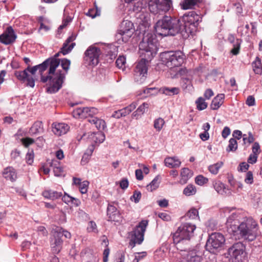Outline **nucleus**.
Instances as JSON below:
<instances>
[{"label":"nucleus","instance_id":"nucleus-28","mask_svg":"<svg viewBox=\"0 0 262 262\" xmlns=\"http://www.w3.org/2000/svg\"><path fill=\"white\" fill-rule=\"evenodd\" d=\"M193 172L191 170L187 168H183L181 170V179L180 180V183L182 184H184L187 183L188 180L192 177Z\"/></svg>","mask_w":262,"mask_h":262},{"label":"nucleus","instance_id":"nucleus-23","mask_svg":"<svg viewBox=\"0 0 262 262\" xmlns=\"http://www.w3.org/2000/svg\"><path fill=\"white\" fill-rule=\"evenodd\" d=\"M213 186L218 193L222 195H231L230 190L227 188L224 183L220 181H214L213 182Z\"/></svg>","mask_w":262,"mask_h":262},{"label":"nucleus","instance_id":"nucleus-59","mask_svg":"<svg viewBox=\"0 0 262 262\" xmlns=\"http://www.w3.org/2000/svg\"><path fill=\"white\" fill-rule=\"evenodd\" d=\"M146 256V252H145L136 253L135 254V258L133 259V262H139L140 259L145 257Z\"/></svg>","mask_w":262,"mask_h":262},{"label":"nucleus","instance_id":"nucleus-24","mask_svg":"<svg viewBox=\"0 0 262 262\" xmlns=\"http://www.w3.org/2000/svg\"><path fill=\"white\" fill-rule=\"evenodd\" d=\"M88 120L90 123L94 124L97 129L99 130H104L106 127L104 120L97 117H92L89 118Z\"/></svg>","mask_w":262,"mask_h":262},{"label":"nucleus","instance_id":"nucleus-18","mask_svg":"<svg viewBox=\"0 0 262 262\" xmlns=\"http://www.w3.org/2000/svg\"><path fill=\"white\" fill-rule=\"evenodd\" d=\"M76 36L72 34L69 36L63 43L62 47L61 49L60 52L64 55L70 53L75 46V42H72L75 40Z\"/></svg>","mask_w":262,"mask_h":262},{"label":"nucleus","instance_id":"nucleus-49","mask_svg":"<svg viewBox=\"0 0 262 262\" xmlns=\"http://www.w3.org/2000/svg\"><path fill=\"white\" fill-rule=\"evenodd\" d=\"M208 181V179L202 175L198 176L195 179L196 184L200 186H202L207 183Z\"/></svg>","mask_w":262,"mask_h":262},{"label":"nucleus","instance_id":"nucleus-47","mask_svg":"<svg viewBox=\"0 0 262 262\" xmlns=\"http://www.w3.org/2000/svg\"><path fill=\"white\" fill-rule=\"evenodd\" d=\"M34 153L32 149H29L28 151L26 154V160L27 163L31 165L34 161Z\"/></svg>","mask_w":262,"mask_h":262},{"label":"nucleus","instance_id":"nucleus-40","mask_svg":"<svg viewBox=\"0 0 262 262\" xmlns=\"http://www.w3.org/2000/svg\"><path fill=\"white\" fill-rule=\"evenodd\" d=\"M165 124V121L161 117L156 119L154 121V127L157 132H160L162 129Z\"/></svg>","mask_w":262,"mask_h":262},{"label":"nucleus","instance_id":"nucleus-60","mask_svg":"<svg viewBox=\"0 0 262 262\" xmlns=\"http://www.w3.org/2000/svg\"><path fill=\"white\" fill-rule=\"evenodd\" d=\"M141 197V193L140 191H135L133 195L131 197V200L136 203H138Z\"/></svg>","mask_w":262,"mask_h":262},{"label":"nucleus","instance_id":"nucleus-16","mask_svg":"<svg viewBox=\"0 0 262 262\" xmlns=\"http://www.w3.org/2000/svg\"><path fill=\"white\" fill-rule=\"evenodd\" d=\"M16 38L13 29L12 27H7L4 32L1 34V43L5 45H9L13 42Z\"/></svg>","mask_w":262,"mask_h":262},{"label":"nucleus","instance_id":"nucleus-5","mask_svg":"<svg viewBox=\"0 0 262 262\" xmlns=\"http://www.w3.org/2000/svg\"><path fill=\"white\" fill-rule=\"evenodd\" d=\"M257 224L252 218L244 219L241 222L240 235L245 240L254 241L257 234Z\"/></svg>","mask_w":262,"mask_h":262},{"label":"nucleus","instance_id":"nucleus-8","mask_svg":"<svg viewBox=\"0 0 262 262\" xmlns=\"http://www.w3.org/2000/svg\"><path fill=\"white\" fill-rule=\"evenodd\" d=\"M148 225L146 220L141 221L134 230L129 233V245L133 248L136 244H141L144 240V232Z\"/></svg>","mask_w":262,"mask_h":262},{"label":"nucleus","instance_id":"nucleus-35","mask_svg":"<svg viewBox=\"0 0 262 262\" xmlns=\"http://www.w3.org/2000/svg\"><path fill=\"white\" fill-rule=\"evenodd\" d=\"M196 192L195 186L192 184H188L183 190V193L186 196H189L194 195Z\"/></svg>","mask_w":262,"mask_h":262},{"label":"nucleus","instance_id":"nucleus-27","mask_svg":"<svg viewBox=\"0 0 262 262\" xmlns=\"http://www.w3.org/2000/svg\"><path fill=\"white\" fill-rule=\"evenodd\" d=\"M225 95L224 94H219L215 97L211 102V108L213 110H217L223 103Z\"/></svg>","mask_w":262,"mask_h":262},{"label":"nucleus","instance_id":"nucleus-30","mask_svg":"<svg viewBox=\"0 0 262 262\" xmlns=\"http://www.w3.org/2000/svg\"><path fill=\"white\" fill-rule=\"evenodd\" d=\"M42 195L45 198L52 200H56L62 196L60 192H57L52 190H45L42 192Z\"/></svg>","mask_w":262,"mask_h":262},{"label":"nucleus","instance_id":"nucleus-22","mask_svg":"<svg viewBox=\"0 0 262 262\" xmlns=\"http://www.w3.org/2000/svg\"><path fill=\"white\" fill-rule=\"evenodd\" d=\"M231 221V219H227L226 222V226L228 232L233 235L239 234L241 223L239 224V223H235Z\"/></svg>","mask_w":262,"mask_h":262},{"label":"nucleus","instance_id":"nucleus-38","mask_svg":"<svg viewBox=\"0 0 262 262\" xmlns=\"http://www.w3.org/2000/svg\"><path fill=\"white\" fill-rule=\"evenodd\" d=\"M242 141L243 142V145L248 146L250 145V143L253 142L254 138L252 134L250 133L248 135L246 134L243 135Z\"/></svg>","mask_w":262,"mask_h":262},{"label":"nucleus","instance_id":"nucleus-56","mask_svg":"<svg viewBox=\"0 0 262 262\" xmlns=\"http://www.w3.org/2000/svg\"><path fill=\"white\" fill-rule=\"evenodd\" d=\"M125 63V58L124 56H120L116 60V66L119 68H122Z\"/></svg>","mask_w":262,"mask_h":262},{"label":"nucleus","instance_id":"nucleus-29","mask_svg":"<svg viewBox=\"0 0 262 262\" xmlns=\"http://www.w3.org/2000/svg\"><path fill=\"white\" fill-rule=\"evenodd\" d=\"M50 166L53 168L54 175L56 177L60 176L63 172V169L60 166V163L56 160H52L49 162Z\"/></svg>","mask_w":262,"mask_h":262},{"label":"nucleus","instance_id":"nucleus-51","mask_svg":"<svg viewBox=\"0 0 262 262\" xmlns=\"http://www.w3.org/2000/svg\"><path fill=\"white\" fill-rule=\"evenodd\" d=\"M145 5L143 1L139 0L134 4L133 10L136 12H140L144 7Z\"/></svg>","mask_w":262,"mask_h":262},{"label":"nucleus","instance_id":"nucleus-43","mask_svg":"<svg viewBox=\"0 0 262 262\" xmlns=\"http://www.w3.org/2000/svg\"><path fill=\"white\" fill-rule=\"evenodd\" d=\"M70 60L67 59H63L61 61V66L62 70L59 69L62 73H64L65 75L67 73L68 71L70 66Z\"/></svg>","mask_w":262,"mask_h":262},{"label":"nucleus","instance_id":"nucleus-3","mask_svg":"<svg viewBox=\"0 0 262 262\" xmlns=\"http://www.w3.org/2000/svg\"><path fill=\"white\" fill-rule=\"evenodd\" d=\"M156 33L163 36L182 34V24L179 19L165 15L156 23L155 26Z\"/></svg>","mask_w":262,"mask_h":262},{"label":"nucleus","instance_id":"nucleus-33","mask_svg":"<svg viewBox=\"0 0 262 262\" xmlns=\"http://www.w3.org/2000/svg\"><path fill=\"white\" fill-rule=\"evenodd\" d=\"M201 1V0H184L181 4L182 8L184 10L191 9Z\"/></svg>","mask_w":262,"mask_h":262},{"label":"nucleus","instance_id":"nucleus-55","mask_svg":"<svg viewBox=\"0 0 262 262\" xmlns=\"http://www.w3.org/2000/svg\"><path fill=\"white\" fill-rule=\"evenodd\" d=\"M182 83L184 89H187L192 86L191 79L189 77L183 78L182 79Z\"/></svg>","mask_w":262,"mask_h":262},{"label":"nucleus","instance_id":"nucleus-26","mask_svg":"<svg viewBox=\"0 0 262 262\" xmlns=\"http://www.w3.org/2000/svg\"><path fill=\"white\" fill-rule=\"evenodd\" d=\"M4 177L7 180L13 182L17 178V174L14 168L12 167H7L5 169L3 173Z\"/></svg>","mask_w":262,"mask_h":262},{"label":"nucleus","instance_id":"nucleus-63","mask_svg":"<svg viewBox=\"0 0 262 262\" xmlns=\"http://www.w3.org/2000/svg\"><path fill=\"white\" fill-rule=\"evenodd\" d=\"M62 200L63 202H64L66 204H68L70 202H73L74 201H77V200L72 197V196H70V195L67 194H65L62 198Z\"/></svg>","mask_w":262,"mask_h":262},{"label":"nucleus","instance_id":"nucleus-19","mask_svg":"<svg viewBox=\"0 0 262 262\" xmlns=\"http://www.w3.org/2000/svg\"><path fill=\"white\" fill-rule=\"evenodd\" d=\"M74 113L81 118H91L98 113V110L95 107H82L78 108Z\"/></svg>","mask_w":262,"mask_h":262},{"label":"nucleus","instance_id":"nucleus-15","mask_svg":"<svg viewBox=\"0 0 262 262\" xmlns=\"http://www.w3.org/2000/svg\"><path fill=\"white\" fill-rule=\"evenodd\" d=\"M62 240L60 234H57L54 231L52 232V237L50 241L51 248L54 254L58 253L62 249Z\"/></svg>","mask_w":262,"mask_h":262},{"label":"nucleus","instance_id":"nucleus-31","mask_svg":"<svg viewBox=\"0 0 262 262\" xmlns=\"http://www.w3.org/2000/svg\"><path fill=\"white\" fill-rule=\"evenodd\" d=\"M43 130L42 122L36 121L30 128L29 132L32 135H35L42 133Z\"/></svg>","mask_w":262,"mask_h":262},{"label":"nucleus","instance_id":"nucleus-1","mask_svg":"<svg viewBox=\"0 0 262 262\" xmlns=\"http://www.w3.org/2000/svg\"><path fill=\"white\" fill-rule=\"evenodd\" d=\"M40 75V81L47 83V92L54 94L57 92L62 87L65 79V74L60 70L59 62L54 58H48L41 64L37 65Z\"/></svg>","mask_w":262,"mask_h":262},{"label":"nucleus","instance_id":"nucleus-9","mask_svg":"<svg viewBox=\"0 0 262 262\" xmlns=\"http://www.w3.org/2000/svg\"><path fill=\"white\" fill-rule=\"evenodd\" d=\"M225 242L224 235L219 232H214L210 235L208 238L206 248L211 253H214L217 250L221 249Z\"/></svg>","mask_w":262,"mask_h":262},{"label":"nucleus","instance_id":"nucleus-42","mask_svg":"<svg viewBox=\"0 0 262 262\" xmlns=\"http://www.w3.org/2000/svg\"><path fill=\"white\" fill-rule=\"evenodd\" d=\"M259 152V148H253V153L250 155L248 159V162L252 164L256 163L257 156Z\"/></svg>","mask_w":262,"mask_h":262},{"label":"nucleus","instance_id":"nucleus-10","mask_svg":"<svg viewBox=\"0 0 262 262\" xmlns=\"http://www.w3.org/2000/svg\"><path fill=\"white\" fill-rule=\"evenodd\" d=\"M171 0H150L148 8L151 13L157 14L168 11L172 7Z\"/></svg>","mask_w":262,"mask_h":262},{"label":"nucleus","instance_id":"nucleus-57","mask_svg":"<svg viewBox=\"0 0 262 262\" xmlns=\"http://www.w3.org/2000/svg\"><path fill=\"white\" fill-rule=\"evenodd\" d=\"M245 182L247 184H251L253 182V176L251 171H249L247 172L245 179Z\"/></svg>","mask_w":262,"mask_h":262},{"label":"nucleus","instance_id":"nucleus-25","mask_svg":"<svg viewBox=\"0 0 262 262\" xmlns=\"http://www.w3.org/2000/svg\"><path fill=\"white\" fill-rule=\"evenodd\" d=\"M90 139L91 140L92 146L95 147L104 141L105 136L102 133H91Z\"/></svg>","mask_w":262,"mask_h":262},{"label":"nucleus","instance_id":"nucleus-41","mask_svg":"<svg viewBox=\"0 0 262 262\" xmlns=\"http://www.w3.org/2000/svg\"><path fill=\"white\" fill-rule=\"evenodd\" d=\"M223 165V162H217L215 164L209 166L208 169L212 174H216L218 173L219 169L221 168V167H222Z\"/></svg>","mask_w":262,"mask_h":262},{"label":"nucleus","instance_id":"nucleus-11","mask_svg":"<svg viewBox=\"0 0 262 262\" xmlns=\"http://www.w3.org/2000/svg\"><path fill=\"white\" fill-rule=\"evenodd\" d=\"M245 245L238 242L234 244L228 249V254L231 257L234 258L236 261H243L246 257Z\"/></svg>","mask_w":262,"mask_h":262},{"label":"nucleus","instance_id":"nucleus-58","mask_svg":"<svg viewBox=\"0 0 262 262\" xmlns=\"http://www.w3.org/2000/svg\"><path fill=\"white\" fill-rule=\"evenodd\" d=\"M143 92L146 95L145 97H147L157 93L158 91L155 88H150L144 90Z\"/></svg>","mask_w":262,"mask_h":262},{"label":"nucleus","instance_id":"nucleus-44","mask_svg":"<svg viewBox=\"0 0 262 262\" xmlns=\"http://www.w3.org/2000/svg\"><path fill=\"white\" fill-rule=\"evenodd\" d=\"M241 42V39H236L234 44H233V48L230 51L233 55H236L239 53Z\"/></svg>","mask_w":262,"mask_h":262},{"label":"nucleus","instance_id":"nucleus-48","mask_svg":"<svg viewBox=\"0 0 262 262\" xmlns=\"http://www.w3.org/2000/svg\"><path fill=\"white\" fill-rule=\"evenodd\" d=\"M199 216V213L197 209L195 208L191 209L186 214V217L189 218V219H195L197 218Z\"/></svg>","mask_w":262,"mask_h":262},{"label":"nucleus","instance_id":"nucleus-12","mask_svg":"<svg viewBox=\"0 0 262 262\" xmlns=\"http://www.w3.org/2000/svg\"><path fill=\"white\" fill-rule=\"evenodd\" d=\"M100 54L99 48L91 46L85 52L84 61L88 65L95 66L99 62Z\"/></svg>","mask_w":262,"mask_h":262},{"label":"nucleus","instance_id":"nucleus-36","mask_svg":"<svg viewBox=\"0 0 262 262\" xmlns=\"http://www.w3.org/2000/svg\"><path fill=\"white\" fill-rule=\"evenodd\" d=\"M159 179V176L156 177L150 184L146 186L147 190L149 191H152L153 190H156L159 187L160 183Z\"/></svg>","mask_w":262,"mask_h":262},{"label":"nucleus","instance_id":"nucleus-7","mask_svg":"<svg viewBox=\"0 0 262 262\" xmlns=\"http://www.w3.org/2000/svg\"><path fill=\"white\" fill-rule=\"evenodd\" d=\"M160 57L161 60L170 69L180 66L184 59V55L180 51L163 52Z\"/></svg>","mask_w":262,"mask_h":262},{"label":"nucleus","instance_id":"nucleus-20","mask_svg":"<svg viewBox=\"0 0 262 262\" xmlns=\"http://www.w3.org/2000/svg\"><path fill=\"white\" fill-rule=\"evenodd\" d=\"M69 126L68 124L63 123L53 124L52 131L57 136H61L66 134L69 130Z\"/></svg>","mask_w":262,"mask_h":262},{"label":"nucleus","instance_id":"nucleus-39","mask_svg":"<svg viewBox=\"0 0 262 262\" xmlns=\"http://www.w3.org/2000/svg\"><path fill=\"white\" fill-rule=\"evenodd\" d=\"M228 183L232 187L236 188L237 191H239V189H243V184L240 182L235 181L232 177H228Z\"/></svg>","mask_w":262,"mask_h":262},{"label":"nucleus","instance_id":"nucleus-64","mask_svg":"<svg viewBox=\"0 0 262 262\" xmlns=\"http://www.w3.org/2000/svg\"><path fill=\"white\" fill-rule=\"evenodd\" d=\"M249 167V165L248 164L246 163V162H242L239 164L238 170V171L245 172L248 169Z\"/></svg>","mask_w":262,"mask_h":262},{"label":"nucleus","instance_id":"nucleus-14","mask_svg":"<svg viewBox=\"0 0 262 262\" xmlns=\"http://www.w3.org/2000/svg\"><path fill=\"white\" fill-rule=\"evenodd\" d=\"M14 75L21 82H27V86L34 88L35 85V77L29 74L27 70L15 71Z\"/></svg>","mask_w":262,"mask_h":262},{"label":"nucleus","instance_id":"nucleus-61","mask_svg":"<svg viewBox=\"0 0 262 262\" xmlns=\"http://www.w3.org/2000/svg\"><path fill=\"white\" fill-rule=\"evenodd\" d=\"M86 15L93 18L96 16L99 15V13H98L97 10H95V9H90L86 13Z\"/></svg>","mask_w":262,"mask_h":262},{"label":"nucleus","instance_id":"nucleus-62","mask_svg":"<svg viewBox=\"0 0 262 262\" xmlns=\"http://www.w3.org/2000/svg\"><path fill=\"white\" fill-rule=\"evenodd\" d=\"M21 140L23 145L25 146H28L34 142V140L31 138H22Z\"/></svg>","mask_w":262,"mask_h":262},{"label":"nucleus","instance_id":"nucleus-52","mask_svg":"<svg viewBox=\"0 0 262 262\" xmlns=\"http://www.w3.org/2000/svg\"><path fill=\"white\" fill-rule=\"evenodd\" d=\"M228 219H231L232 222L239 223V220L241 219V213L239 211L232 213Z\"/></svg>","mask_w":262,"mask_h":262},{"label":"nucleus","instance_id":"nucleus-21","mask_svg":"<svg viewBox=\"0 0 262 262\" xmlns=\"http://www.w3.org/2000/svg\"><path fill=\"white\" fill-rule=\"evenodd\" d=\"M107 215L108 220L111 221L118 222L121 217L119 212L116 207L109 205L107 207Z\"/></svg>","mask_w":262,"mask_h":262},{"label":"nucleus","instance_id":"nucleus-2","mask_svg":"<svg viewBox=\"0 0 262 262\" xmlns=\"http://www.w3.org/2000/svg\"><path fill=\"white\" fill-rule=\"evenodd\" d=\"M140 54L144 55L147 59L142 58L137 63L135 69V80L141 83L145 80L147 72L148 59H150L157 53V47L156 39L152 33H145L142 41L140 43Z\"/></svg>","mask_w":262,"mask_h":262},{"label":"nucleus","instance_id":"nucleus-45","mask_svg":"<svg viewBox=\"0 0 262 262\" xmlns=\"http://www.w3.org/2000/svg\"><path fill=\"white\" fill-rule=\"evenodd\" d=\"M54 231L57 234H60V237L61 238L62 236H64L66 238H70L71 235L70 232L66 230H64L63 229L56 227Z\"/></svg>","mask_w":262,"mask_h":262},{"label":"nucleus","instance_id":"nucleus-4","mask_svg":"<svg viewBox=\"0 0 262 262\" xmlns=\"http://www.w3.org/2000/svg\"><path fill=\"white\" fill-rule=\"evenodd\" d=\"M195 225L190 223H185L179 227L173 234V242L177 245L178 248H181L182 245L188 243L193 235L195 229Z\"/></svg>","mask_w":262,"mask_h":262},{"label":"nucleus","instance_id":"nucleus-13","mask_svg":"<svg viewBox=\"0 0 262 262\" xmlns=\"http://www.w3.org/2000/svg\"><path fill=\"white\" fill-rule=\"evenodd\" d=\"M133 24L128 20H124L121 25V28L118 31L117 35L119 40L122 39L124 42H127L133 33L132 29Z\"/></svg>","mask_w":262,"mask_h":262},{"label":"nucleus","instance_id":"nucleus-53","mask_svg":"<svg viewBox=\"0 0 262 262\" xmlns=\"http://www.w3.org/2000/svg\"><path fill=\"white\" fill-rule=\"evenodd\" d=\"M89 185V182L88 181H84L80 184L79 188L81 193L84 194L87 192Z\"/></svg>","mask_w":262,"mask_h":262},{"label":"nucleus","instance_id":"nucleus-32","mask_svg":"<svg viewBox=\"0 0 262 262\" xmlns=\"http://www.w3.org/2000/svg\"><path fill=\"white\" fill-rule=\"evenodd\" d=\"M165 164L170 168L178 167L181 165V162L175 158L168 157L165 159Z\"/></svg>","mask_w":262,"mask_h":262},{"label":"nucleus","instance_id":"nucleus-34","mask_svg":"<svg viewBox=\"0 0 262 262\" xmlns=\"http://www.w3.org/2000/svg\"><path fill=\"white\" fill-rule=\"evenodd\" d=\"M137 105V104L136 102H133L129 105L120 110L122 117H124L129 114L133 110L136 108Z\"/></svg>","mask_w":262,"mask_h":262},{"label":"nucleus","instance_id":"nucleus-50","mask_svg":"<svg viewBox=\"0 0 262 262\" xmlns=\"http://www.w3.org/2000/svg\"><path fill=\"white\" fill-rule=\"evenodd\" d=\"M150 104L148 102H144L141 104L137 108L138 111L140 114H143L147 112L149 109Z\"/></svg>","mask_w":262,"mask_h":262},{"label":"nucleus","instance_id":"nucleus-54","mask_svg":"<svg viewBox=\"0 0 262 262\" xmlns=\"http://www.w3.org/2000/svg\"><path fill=\"white\" fill-rule=\"evenodd\" d=\"M87 230L89 232H98L96 224L94 221H90L88 223Z\"/></svg>","mask_w":262,"mask_h":262},{"label":"nucleus","instance_id":"nucleus-46","mask_svg":"<svg viewBox=\"0 0 262 262\" xmlns=\"http://www.w3.org/2000/svg\"><path fill=\"white\" fill-rule=\"evenodd\" d=\"M179 89L178 88H163V92L166 95H176L179 93Z\"/></svg>","mask_w":262,"mask_h":262},{"label":"nucleus","instance_id":"nucleus-6","mask_svg":"<svg viewBox=\"0 0 262 262\" xmlns=\"http://www.w3.org/2000/svg\"><path fill=\"white\" fill-rule=\"evenodd\" d=\"M201 19L200 15L194 11L184 14L183 17L184 25H182V35L185 37L191 34L198 27Z\"/></svg>","mask_w":262,"mask_h":262},{"label":"nucleus","instance_id":"nucleus-37","mask_svg":"<svg viewBox=\"0 0 262 262\" xmlns=\"http://www.w3.org/2000/svg\"><path fill=\"white\" fill-rule=\"evenodd\" d=\"M196 108L199 111H202L206 109L207 107V103L205 102V99L200 97L195 101Z\"/></svg>","mask_w":262,"mask_h":262},{"label":"nucleus","instance_id":"nucleus-17","mask_svg":"<svg viewBox=\"0 0 262 262\" xmlns=\"http://www.w3.org/2000/svg\"><path fill=\"white\" fill-rule=\"evenodd\" d=\"M184 251L182 255L183 256V260H181L180 262H200L201 257L199 255L195 250H193L189 251H186L185 250H181Z\"/></svg>","mask_w":262,"mask_h":262}]
</instances>
